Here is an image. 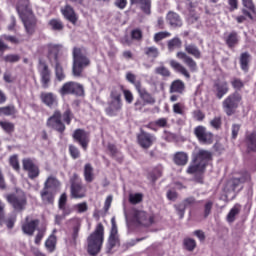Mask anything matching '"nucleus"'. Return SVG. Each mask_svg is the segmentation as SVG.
<instances>
[{"label":"nucleus","instance_id":"nucleus-51","mask_svg":"<svg viewBox=\"0 0 256 256\" xmlns=\"http://www.w3.org/2000/svg\"><path fill=\"white\" fill-rule=\"evenodd\" d=\"M9 164L14 171H19V169H21V167L19 166V158L17 157V155H13L9 158Z\"/></svg>","mask_w":256,"mask_h":256},{"label":"nucleus","instance_id":"nucleus-56","mask_svg":"<svg viewBox=\"0 0 256 256\" xmlns=\"http://www.w3.org/2000/svg\"><path fill=\"white\" fill-rule=\"evenodd\" d=\"M69 153L73 159H79V157L81 156V152H79V148L74 145L69 146Z\"/></svg>","mask_w":256,"mask_h":256},{"label":"nucleus","instance_id":"nucleus-16","mask_svg":"<svg viewBox=\"0 0 256 256\" xmlns=\"http://www.w3.org/2000/svg\"><path fill=\"white\" fill-rule=\"evenodd\" d=\"M22 165L24 171L28 172V176L30 179H36V177H39V167L35 165L33 160L29 158L23 159Z\"/></svg>","mask_w":256,"mask_h":256},{"label":"nucleus","instance_id":"nucleus-55","mask_svg":"<svg viewBox=\"0 0 256 256\" xmlns=\"http://www.w3.org/2000/svg\"><path fill=\"white\" fill-rule=\"evenodd\" d=\"M174 208L176 209V213L179 218L183 219V217H185V209H187L184 204L181 202L180 204L174 205Z\"/></svg>","mask_w":256,"mask_h":256},{"label":"nucleus","instance_id":"nucleus-31","mask_svg":"<svg viewBox=\"0 0 256 256\" xmlns=\"http://www.w3.org/2000/svg\"><path fill=\"white\" fill-rule=\"evenodd\" d=\"M183 91H185V83L181 80H175L170 85V93H179L182 95Z\"/></svg>","mask_w":256,"mask_h":256},{"label":"nucleus","instance_id":"nucleus-61","mask_svg":"<svg viewBox=\"0 0 256 256\" xmlns=\"http://www.w3.org/2000/svg\"><path fill=\"white\" fill-rule=\"evenodd\" d=\"M75 209H77L78 213H85L89 209L87 206V202H82L75 205Z\"/></svg>","mask_w":256,"mask_h":256},{"label":"nucleus","instance_id":"nucleus-36","mask_svg":"<svg viewBox=\"0 0 256 256\" xmlns=\"http://www.w3.org/2000/svg\"><path fill=\"white\" fill-rule=\"evenodd\" d=\"M246 145L250 151L256 153V132H252L246 136Z\"/></svg>","mask_w":256,"mask_h":256},{"label":"nucleus","instance_id":"nucleus-62","mask_svg":"<svg viewBox=\"0 0 256 256\" xmlns=\"http://www.w3.org/2000/svg\"><path fill=\"white\" fill-rule=\"evenodd\" d=\"M242 3L246 9H249V11L255 13V5L253 4V0H242Z\"/></svg>","mask_w":256,"mask_h":256},{"label":"nucleus","instance_id":"nucleus-59","mask_svg":"<svg viewBox=\"0 0 256 256\" xmlns=\"http://www.w3.org/2000/svg\"><path fill=\"white\" fill-rule=\"evenodd\" d=\"M131 37H132V39H135L136 41H140V39L143 38V32L140 29L132 30Z\"/></svg>","mask_w":256,"mask_h":256},{"label":"nucleus","instance_id":"nucleus-18","mask_svg":"<svg viewBox=\"0 0 256 256\" xmlns=\"http://www.w3.org/2000/svg\"><path fill=\"white\" fill-rule=\"evenodd\" d=\"M40 99L46 107H50V109H53V107H57L58 100L57 95H55L53 92H42L40 94Z\"/></svg>","mask_w":256,"mask_h":256},{"label":"nucleus","instance_id":"nucleus-64","mask_svg":"<svg viewBox=\"0 0 256 256\" xmlns=\"http://www.w3.org/2000/svg\"><path fill=\"white\" fill-rule=\"evenodd\" d=\"M211 127H214V129H219L221 127V118L215 117L213 120L210 121Z\"/></svg>","mask_w":256,"mask_h":256},{"label":"nucleus","instance_id":"nucleus-41","mask_svg":"<svg viewBox=\"0 0 256 256\" xmlns=\"http://www.w3.org/2000/svg\"><path fill=\"white\" fill-rule=\"evenodd\" d=\"M17 110L14 105L0 107V115H5L6 117H11V115H15Z\"/></svg>","mask_w":256,"mask_h":256},{"label":"nucleus","instance_id":"nucleus-24","mask_svg":"<svg viewBox=\"0 0 256 256\" xmlns=\"http://www.w3.org/2000/svg\"><path fill=\"white\" fill-rule=\"evenodd\" d=\"M170 67L174 69L177 73H181V75H184L186 79H191V74H189V70L185 68L181 63L175 61V60H170Z\"/></svg>","mask_w":256,"mask_h":256},{"label":"nucleus","instance_id":"nucleus-37","mask_svg":"<svg viewBox=\"0 0 256 256\" xmlns=\"http://www.w3.org/2000/svg\"><path fill=\"white\" fill-rule=\"evenodd\" d=\"M119 245V234L117 232L110 231V236L108 239V249H113Z\"/></svg>","mask_w":256,"mask_h":256},{"label":"nucleus","instance_id":"nucleus-14","mask_svg":"<svg viewBox=\"0 0 256 256\" xmlns=\"http://www.w3.org/2000/svg\"><path fill=\"white\" fill-rule=\"evenodd\" d=\"M38 71L40 73V81L43 89H49L51 85V71H49V66L43 61L39 62Z\"/></svg>","mask_w":256,"mask_h":256},{"label":"nucleus","instance_id":"nucleus-25","mask_svg":"<svg viewBox=\"0 0 256 256\" xmlns=\"http://www.w3.org/2000/svg\"><path fill=\"white\" fill-rule=\"evenodd\" d=\"M166 19L171 27H181L183 25V20H181V16H179V14L175 12H169Z\"/></svg>","mask_w":256,"mask_h":256},{"label":"nucleus","instance_id":"nucleus-5","mask_svg":"<svg viewBox=\"0 0 256 256\" xmlns=\"http://www.w3.org/2000/svg\"><path fill=\"white\" fill-rule=\"evenodd\" d=\"M242 99L243 97L239 92H234L224 99L222 102V109L224 113H226L227 117H231L237 113V109H239Z\"/></svg>","mask_w":256,"mask_h":256},{"label":"nucleus","instance_id":"nucleus-4","mask_svg":"<svg viewBox=\"0 0 256 256\" xmlns=\"http://www.w3.org/2000/svg\"><path fill=\"white\" fill-rule=\"evenodd\" d=\"M72 55H73L72 73L74 77H81V73H83V69L91 65V60H89V57H87V52H85V50L81 48L75 47L73 49Z\"/></svg>","mask_w":256,"mask_h":256},{"label":"nucleus","instance_id":"nucleus-26","mask_svg":"<svg viewBox=\"0 0 256 256\" xmlns=\"http://www.w3.org/2000/svg\"><path fill=\"white\" fill-rule=\"evenodd\" d=\"M173 161L175 165H178L179 167H183L187 165L189 161V155L185 152H176L173 157Z\"/></svg>","mask_w":256,"mask_h":256},{"label":"nucleus","instance_id":"nucleus-12","mask_svg":"<svg viewBox=\"0 0 256 256\" xmlns=\"http://www.w3.org/2000/svg\"><path fill=\"white\" fill-rule=\"evenodd\" d=\"M61 117V111H54V113L47 119L46 126L49 129L57 131V133H65L66 127L63 121L61 120Z\"/></svg>","mask_w":256,"mask_h":256},{"label":"nucleus","instance_id":"nucleus-22","mask_svg":"<svg viewBox=\"0 0 256 256\" xmlns=\"http://www.w3.org/2000/svg\"><path fill=\"white\" fill-rule=\"evenodd\" d=\"M205 167L201 162L194 160L193 164L189 165L187 173L189 175H199L205 171Z\"/></svg>","mask_w":256,"mask_h":256},{"label":"nucleus","instance_id":"nucleus-7","mask_svg":"<svg viewBox=\"0 0 256 256\" xmlns=\"http://www.w3.org/2000/svg\"><path fill=\"white\" fill-rule=\"evenodd\" d=\"M131 219L136 225H141L142 227H151L155 223V217L153 214H149L143 210L133 209L131 211Z\"/></svg>","mask_w":256,"mask_h":256},{"label":"nucleus","instance_id":"nucleus-46","mask_svg":"<svg viewBox=\"0 0 256 256\" xmlns=\"http://www.w3.org/2000/svg\"><path fill=\"white\" fill-rule=\"evenodd\" d=\"M57 244V238L55 235H51L45 242L46 249L49 251H55V245Z\"/></svg>","mask_w":256,"mask_h":256},{"label":"nucleus","instance_id":"nucleus-10","mask_svg":"<svg viewBox=\"0 0 256 256\" xmlns=\"http://www.w3.org/2000/svg\"><path fill=\"white\" fill-rule=\"evenodd\" d=\"M6 199L15 211H25V207H27V195H25V192L19 191L16 194H9Z\"/></svg>","mask_w":256,"mask_h":256},{"label":"nucleus","instance_id":"nucleus-32","mask_svg":"<svg viewBox=\"0 0 256 256\" xmlns=\"http://www.w3.org/2000/svg\"><path fill=\"white\" fill-rule=\"evenodd\" d=\"M251 61V54H249V52H243L240 55V67L242 69V71H245V73H247V71H249V62Z\"/></svg>","mask_w":256,"mask_h":256},{"label":"nucleus","instance_id":"nucleus-48","mask_svg":"<svg viewBox=\"0 0 256 256\" xmlns=\"http://www.w3.org/2000/svg\"><path fill=\"white\" fill-rule=\"evenodd\" d=\"M145 54L148 57H152V59H155L159 57V49H157V47L155 46L147 47L145 48Z\"/></svg>","mask_w":256,"mask_h":256},{"label":"nucleus","instance_id":"nucleus-20","mask_svg":"<svg viewBox=\"0 0 256 256\" xmlns=\"http://www.w3.org/2000/svg\"><path fill=\"white\" fill-rule=\"evenodd\" d=\"M136 91L139 93L144 103L148 105H155V98L151 93H148L145 88L141 87V83L136 84Z\"/></svg>","mask_w":256,"mask_h":256},{"label":"nucleus","instance_id":"nucleus-19","mask_svg":"<svg viewBox=\"0 0 256 256\" xmlns=\"http://www.w3.org/2000/svg\"><path fill=\"white\" fill-rule=\"evenodd\" d=\"M176 57L177 59L183 61V63H185V65L189 67L190 71H192L193 73L197 71V62H195V60L191 58V56L187 55V52H177Z\"/></svg>","mask_w":256,"mask_h":256},{"label":"nucleus","instance_id":"nucleus-23","mask_svg":"<svg viewBox=\"0 0 256 256\" xmlns=\"http://www.w3.org/2000/svg\"><path fill=\"white\" fill-rule=\"evenodd\" d=\"M214 87L216 89V97L218 99H223V97L229 93V84L227 82L216 83Z\"/></svg>","mask_w":256,"mask_h":256},{"label":"nucleus","instance_id":"nucleus-47","mask_svg":"<svg viewBox=\"0 0 256 256\" xmlns=\"http://www.w3.org/2000/svg\"><path fill=\"white\" fill-rule=\"evenodd\" d=\"M5 63H19L21 61V56L18 54H8L3 57Z\"/></svg>","mask_w":256,"mask_h":256},{"label":"nucleus","instance_id":"nucleus-45","mask_svg":"<svg viewBox=\"0 0 256 256\" xmlns=\"http://www.w3.org/2000/svg\"><path fill=\"white\" fill-rule=\"evenodd\" d=\"M74 227L72 232V239L73 241H77V238L79 237V231L81 230V220L74 219Z\"/></svg>","mask_w":256,"mask_h":256},{"label":"nucleus","instance_id":"nucleus-2","mask_svg":"<svg viewBox=\"0 0 256 256\" xmlns=\"http://www.w3.org/2000/svg\"><path fill=\"white\" fill-rule=\"evenodd\" d=\"M47 59L50 64L55 69V76L58 81H65V72L63 71V66L59 61V51H61V45L48 44L47 45Z\"/></svg>","mask_w":256,"mask_h":256},{"label":"nucleus","instance_id":"nucleus-27","mask_svg":"<svg viewBox=\"0 0 256 256\" xmlns=\"http://www.w3.org/2000/svg\"><path fill=\"white\" fill-rule=\"evenodd\" d=\"M194 160L207 167V163L211 160V153L207 150H199Z\"/></svg>","mask_w":256,"mask_h":256},{"label":"nucleus","instance_id":"nucleus-42","mask_svg":"<svg viewBox=\"0 0 256 256\" xmlns=\"http://www.w3.org/2000/svg\"><path fill=\"white\" fill-rule=\"evenodd\" d=\"M43 203L51 204L53 203V194L47 190V188H43V190L40 193Z\"/></svg>","mask_w":256,"mask_h":256},{"label":"nucleus","instance_id":"nucleus-8","mask_svg":"<svg viewBox=\"0 0 256 256\" xmlns=\"http://www.w3.org/2000/svg\"><path fill=\"white\" fill-rule=\"evenodd\" d=\"M59 93L62 97L65 95H75L76 97H85V88L82 84L75 81H69L62 85L59 89Z\"/></svg>","mask_w":256,"mask_h":256},{"label":"nucleus","instance_id":"nucleus-3","mask_svg":"<svg viewBox=\"0 0 256 256\" xmlns=\"http://www.w3.org/2000/svg\"><path fill=\"white\" fill-rule=\"evenodd\" d=\"M17 11L24 24L26 32L28 35H33L35 33V27L37 26V20L27 2H25V4L19 3Z\"/></svg>","mask_w":256,"mask_h":256},{"label":"nucleus","instance_id":"nucleus-9","mask_svg":"<svg viewBox=\"0 0 256 256\" xmlns=\"http://www.w3.org/2000/svg\"><path fill=\"white\" fill-rule=\"evenodd\" d=\"M250 179L251 176L246 174V177L243 180L239 178L228 180L223 188L226 199H233L235 197V191H241V189H243V187H241V183H243V181H250Z\"/></svg>","mask_w":256,"mask_h":256},{"label":"nucleus","instance_id":"nucleus-33","mask_svg":"<svg viewBox=\"0 0 256 256\" xmlns=\"http://www.w3.org/2000/svg\"><path fill=\"white\" fill-rule=\"evenodd\" d=\"M84 179L86 183H93L95 180V174L93 173V166L91 164H85L84 166Z\"/></svg>","mask_w":256,"mask_h":256},{"label":"nucleus","instance_id":"nucleus-40","mask_svg":"<svg viewBox=\"0 0 256 256\" xmlns=\"http://www.w3.org/2000/svg\"><path fill=\"white\" fill-rule=\"evenodd\" d=\"M0 127L8 135H11V133H13L15 131V124H13V122L0 121Z\"/></svg>","mask_w":256,"mask_h":256},{"label":"nucleus","instance_id":"nucleus-39","mask_svg":"<svg viewBox=\"0 0 256 256\" xmlns=\"http://www.w3.org/2000/svg\"><path fill=\"white\" fill-rule=\"evenodd\" d=\"M239 213H241V206L235 205L227 215L228 223H233L235 221V217H237Z\"/></svg>","mask_w":256,"mask_h":256},{"label":"nucleus","instance_id":"nucleus-17","mask_svg":"<svg viewBox=\"0 0 256 256\" xmlns=\"http://www.w3.org/2000/svg\"><path fill=\"white\" fill-rule=\"evenodd\" d=\"M73 139L86 150L89 145V133L83 129H76L72 135Z\"/></svg>","mask_w":256,"mask_h":256},{"label":"nucleus","instance_id":"nucleus-34","mask_svg":"<svg viewBox=\"0 0 256 256\" xmlns=\"http://www.w3.org/2000/svg\"><path fill=\"white\" fill-rule=\"evenodd\" d=\"M183 41L179 37H174L167 42L168 51L173 52L175 49H181Z\"/></svg>","mask_w":256,"mask_h":256},{"label":"nucleus","instance_id":"nucleus-11","mask_svg":"<svg viewBox=\"0 0 256 256\" xmlns=\"http://www.w3.org/2000/svg\"><path fill=\"white\" fill-rule=\"evenodd\" d=\"M71 183V197L73 199H83L85 197L87 190L83 187V180L77 174H73L70 178Z\"/></svg>","mask_w":256,"mask_h":256},{"label":"nucleus","instance_id":"nucleus-53","mask_svg":"<svg viewBox=\"0 0 256 256\" xmlns=\"http://www.w3.org/2000/svg\"><path fill=\"white\" fill-rule=\"evenodd\" d=\"M63 121L66 125H71V121L73 120V113L71 112V109H67L63 114Z\"/></svg>","mask_w":256,"mask_h":256},{"label":"nucleus","instance_id":"nucleus-29","mask_svg":"<svg viewBox=\"0 0 256 256\" xmlns=\"http://www.w3.org/2000/svg\"><path fill=\"white\" fill-rule=\"evenodd\" d=\"M62 14L64 15L65 19L70 21V23H77V15L75 14L73 7L66 5L65 9L62 10Z\"/></svg>","mask_w":256,"mask_h":256},{"label":"nucleus","instance_id":"nucleus-63","mask_svg":"<svg viewBox=\"0 0 256 256\" xmlns=\"http://www.w3.org/2000/svg\"><path fill=\"white\" fill-rule=\"evenodd\" d=\"M184 204L185 208L191 207V205H195L197 203V200H195V197H188L182 201Z\"/></svg>","mask_w":256,"mask_h":256},{"label":"nucleus","instance_id":"nucleus-43","mask_svg":"<svg viewBox=\"0 0 256 256\" xmlns=\"http://www.w3.org/2000/svg\"><path fill=\"white\" fill-rule=\"evenodd\" d=\"M57 187H59V180H57V178L49 177L45 182L44 189H57Z\"/></svg>","mask_w":256,"mask_h":256},{"label":"nucleus","instance_id":"nucleus-15","mask_svg":"<svg viewBox=\"0 0 256 256\" xmlns=\"http://www.w3.org/2000/svg\"><path fill=\"white\" fill-rule=\"evenodd\" d=\"M138 143L142 149H149L153 145L154 141H157L155 135L147 133L145 131H141V133L137 136Z\"/></svg>","mask_w":256,"mask_h":256},{"label":"nucleus","instance_id":"nucleus-30","mask_svg":"<svg viewBox=\"0 0 256 256\" xmlns=\"http://www.w3.org/2000/svg\"><path fill=\"white\" fill-rule=\"evenodd\" d=\"M132 5H140L142 11L149 15L151 13V0H130Z\"/></svg>","mask_w":256,"mask_h":256},{"label":"nucleus","instance_id":"nucleus-58","mask_svg":"<svg viewBox=\"0 0 256 256\" xmlns=\"http://www.w3.org/2000/svg\"><path fill=\"white\" fill-rule=\"evenodd\" d=\"M2 39H4L5 41H9L13 45H19V43H21V40H19V38H17L16 36H11L7 34L2 35Z\"/></svg>","mask_w":256,"mask_h":256},{"label":"nucleus","instance_id":"nucleus-28","mask_svg":"<svg viewBox=\"0 0 256 256\" xmlns=\"http://www.w3.org/2000/svg\"><path fill=\"white\" fill-rule=\"evenodd\" d=\"M185 52L188 53V55H192V57H195V59H201V50H199V47L195 44H184Z\"/></svg>","mask_w":256,"mask_h":256},{"label":"nucleus","instance_id":"nucleus-49","mask_svg":"<svg viewBox=\"0 0 256 256\" xmlns=\"http://www.w3.org/2000/svg\"><path fill=\"white\" fill-rule=\"evenodd\" d=\"M156 75H161L162 77H170L171 72L165 66H159L155 68Z\"/></svg>","mask_w":256,"mask_h":256},{"label":"nucleus","instance_id":"nucleus-52","mask_svg":"<svg viewBox=\"0 0 256 256\" xmlns=\"http://www.w3.org/2000/svg\"><path fill=\"white\" fill-rule=\"evenodd\" d=\"M214 202L213 200H207L204 204V217H208L211 215V211L213 209Z\"/></svg>","mask_w":256,"mask_h":256},{"label":"nucleus","instance_id":"nucleus-13","mask_svg":"<svg viewBox=\"0 0 256 256\" xmlns=\"http://www.w3.org/2000/svg\"><path fill=\"white\" fill-rule=\"evenodd\" d=\"M194 135L201 145H213L215 136L205 126L195 127Z\"/></svg>","mask_w":256,"mask_h":256},{"label":"nucleus","instance_id":"nucleus-54","mask_svg":"<svg viewBox=\"0 0 256 256\" xmlns=\"http://www.w3.org/2000/svg\"><path fill=\"white\" fill-rule=\"evenodd\" d=\"M167 37H171V33L170 32H158L154 35V41L156 43H159V41H163V39H167Z\"/></svg>","mask_w":256,"mask_h":256},{"label":"nucleus","instance_id":"nucleus-57","mask_svg":"<svg viewBox=\"0 0 256 256\" xmlns=\"http://www.w3.org/2000/svg\"><path fill=\"white\" fill-rule=\"evenodd\" d=\"M129 201L133 205H137V203H141V201H143V195H141V194H130Z\"/></svg>","mask_w":256,"mask_h":256},{"label":"nucleus","instance_id":"nucleus-35","mask_svg":"<svg viewBox=\"0 0 256 256\" xmlns=\"http://www.w3.org/2000/svg\"><path fill=\"white\" fill-rule=\"evenodd\" d=\"M230 84L234 89L235 93H238V91H243V89H245V81H243L241 78L233 77L230 81Z\"/></svg>","mask_w":256,"mask_h":256},{"label":"nucleus","instance_id":"nucleus-21","mask_svg":"<svg viewBox=\"0 0 256 256\" xmlns=\"http://www.w3.org/2000/svg\"><path fill=\"white\" fill-rule=\"evenodd\" d=\"M37 227H39V220L28 221L26 218V223L22 225V231L25 235H29L31 237L33 236V233H35V229H37Z\"/></svg>","mask_w":256,"mask_h":256},{"label":"nucleus","instance_id":"nucleus-50","mask_svg":"<svg viewBox=\"0 0 256 256\" xmlns=\"http://www.w3.org/2000/svg\"><path fill=\"white\" fill-rule=\"evenodd\" d=\"M184 247L187 251H193L197 247V243L194 239L186 238L184 239Z\"/></svg>","mask_w":256,"mask_h":256},{"label":"nucleus","instance_id":"nucleus-44","mask_svg":"<svg viewBox=\"0 0 256 256\" xmlns=\"http://www.w3.org/2000/svg\"><path fill=\"white\" fill-rule=\"evenodd\" d=\"M48 25L53 31H62L63 29V22L59 19L50 20Z\"/></svg>","mask_w":256,"mask_h":256},{"label":"nucleus","instance_id":"nucleus-60","mask_svg":"<svg viewBox=\"0 0 256 256\" xmlns=\"http://www.w3.org/2000/svg\"><path fill=\"white\" fill-rule=\"evenodd\" d=\"M192 115L196 121H203V119H205V114H203L201 110H194Z\"/></svg>","mask_w":256,"mask_h":256},{"label":"nucleus","instance_id":"nucleus-38","mask_svg":"<svg viewBox=\"0 0 256 256\" xmlns=\"http://www.w3.org/2000/svg\"><path fill=\"white\" fill-rule=\"evenodd\" d=\"M237 43H239V36L237 35V32H231L226 38V45L233 48Z\"/></svg>","mask_w":256,"mask_h":256},{"label":"nucleus","instance_id":"nucleus-1","mask_svg":"<svg viewBox=\"0 0 256 256\" xmlns=\"http://www.w3.org/2000/svg\"><path fill=\"white\" fill-rule=\"evenodd\" d=\"M104 235L105 228L103 227V224L100 223L96 226L94 232L87 238L89 255H99L101 247H103Z\"/></svg>","mask_w":256,"mask_h":256},{"label":"nucleus","instance_id":"nucleus-6","mask_svg":"<svg viewBox=\"0 0 256 256\" xmlns=\"http://www.w3.org/2000/svg\"><path fill=\"white\" fill-rule=\"evenodd\" d=\"M122 109L123 101H121V93L114 90L110 93V101H108V107H106L105 113L109 117H117Z\"/></svg>","mask_w":256,"mask_h":256}]
</instances>
